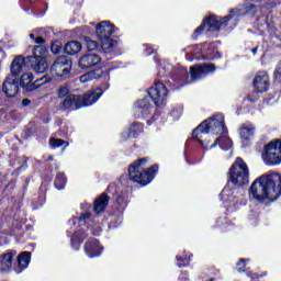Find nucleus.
I'll use <instances>...</instances> for the list:
<instances>
[{
  "label": "nucleus",
  "mask_w": 281,
  "mask_h": 281,
  "mask_svg": "<svg viewBox=\"0 0 281 281\" xmlns=\"http://www.w3.org/2000/svg\"><path fill=\"white\" fill-rule=\"evenodd\" d=\"M23 67H25V57L21 55L16 56L11 63V74L9 76H14L15 78H19V74L23 71Z\"/></svg>",
  "instance_id": "f3484780"
},
{
  "label": "nucleus",
  "mask_w": 281,
  "mask_h": 281,
  "mask_svg": "<svg viewBox=\"0 0 281 281\" xmlns=\"http://www.w3.org/2000/svg\"><path fill=\"white\" fill-rule=\"evenodd\" d=\"M102 58L95 53H89L79 58L78 65L80 69H91V67H98Z\"/></svg>",
  "instance_id": "f8f14e48"
},
{
  "label": "nucleus",
  "mask_w": 281,
  "mask_h": 281,
  "mask_svg": "<svg viewBox=\"0 0 281 281\" xmlns=\"http://www.w3.org/2000/svg\"><path fill=\"white\" fill-rule=\"evenodd\" d=\"M71 93H69V87L67 86H61L58 90H57V95L58 98H67V95H70Z\"/></svg>",
  "instance_id": "7c9ffc66"
},
{
  "label": "nucleus",
  "mask_w": 281,
  "mask_h": 281,
  "mask_svg": "<svg viewBox=\"0 0 281 281\" xmlns=\"http://www.w3.org/2000/svg\"><path fill=\"white\" fill-rule=\"evenodd\" d=\"M135 108L142 109L143 111H150V101H148V99L138 100L135 103Z\"/></svg>",
  "instance_id": "cd10ccee"
},
{
  "label": "nucleus",
  "mask_w": 281,
  "mask_h": 281,
  "mask_svg": "<svg viewBox=\"0 0 281 281\" xmlns=\"http://www.w3.org/2000/svg\"><path fill=\"white\" fill-rule=\"evenodd\" d=\"M66 146H69V143H66Z\"/></svg>",
  "instance_id": "a19ab883"
},
{
  "label": "nucleus",
  "mask_w": 281,
  "mask_h": 281,
  "mask_svg": "<svg viewBox=\"0 0 281 281\" xmlns=\"http://www.w3.org/2000/svg\"><path fill=\"white\" fill-rule=\"evenodd\" d=\"M60 109H80L82 108L81 105V101H80V95H76V94H68L63 102L59 104Z\"/></svg>",
  "instance_id": "2eb2a0df"
},
{
  "label": "nucleus",
  "mask_w": 281,
  "mask_h": 281,
  "mask_svg": "<svg viewBox=\"0 0 281 281\" xmlns=\"http://www.w3.org/2000/svg\"><path fill=\"white\" fill-rule=\"evenodd\" d=\"M148 95L151 98L156 106H161L166 102V97L168 95V89L161 82L155 83L154 87L149 88Z\"/></svg>",
  "instance_id": "1a4fd4ad"
},
{
  "label": "nucleus",
  "mask_w": 281,
  "mask_h": 281,
  "mask_svg": "<svg viewBox=\"0 0 281 281\" xmlns=\"http://www.w3.org/2000/svg\"><path fill=\"white\" fill-rule=\"evenodd\" d=\"M85 251L89 258H95L102 254V246H100V241L92 239L86 243Z\"/></svg>",
  "instance_id": "dca6fc26"
},
{
  "label": "nucleus",
  "mask_w": 281,
  "mask_h": 281,
  "mask_svg": "<svg viewBox=\"0 0 281 281\" xmlns=\"http://www.w3.org/2000/svg\"><path fill=\"white\" fill-rule=\"evenodd\" d=\"M30 37H31V38H34V34L31 33V34H30Z\"/></svg>",
  "instance_id": "ea45409f"
},
{
  "label": "nucleus",
  "mask_w": 281,
  "mask_h": 281,
  "mask_svg": "<svg viewBox=\"0 0 281 281\" xmlns=\"http://www.w3.org/2000/svg\"><path fill=\"white\" fill-rule=\"evenodd\" d=\"M254 88L257 93H265L269 89V75L266 71H259L254 79Z\"/></svg>",
  "instance_id": "ddd939ff"
},
{
  "label": "nucleus",
  "mask_w": 281,
  "mask_h": 281,
  "mask_svg": "<svg viewBox=\"0 0 281 281\" xmlns=\"http://www.w3.org/2000/svg\"><path fill=\"white\" fill-rule=\"evenodd\" d=\"M281 194V176L280 173H271L269 176H261L256 179L249 191V196L256 201L268 199L276 201Z\"/></svg>",
  "instance_id": "f03ea898"
},
{
  "label": "nucleus",
  "mask_w": 281,
  "mask_h": 281,
  "mask_svg": "<svg viewBox=\"0 0 281 281\" xmlns=\"http://www.w3.org/2000/svg\"><path fill=\"white\" fill-rule=\"evenodd\" d=\"M255 133H256V127H254V125L244 124L239 128V135L241 139H244L245 142H249V139H252Z\"/></svg>",
  "instance_id": "6ab92c4d"
},
{
  "label": "nucleus",
  "mask_w": 281,
  "mask_h": 281,
  "mask_svg": "<svg viewBox=\"0 0 281 281\" xmlns=\"http://www.w3.org/2000/svg\"><path fill=\"white\" fill-rule=\"evenodd\" d=\"M266 164H281V140L270 142L266 146V155H265Z\"/></svg>",
  "instance_id": "0eeeda50"
},
{
  "label": "nucleus",
  "mask_w": 281,
  "mask_h": 281,
  "mask_svg": "<svg viewBox=\"0 0 281 281\" xmlns=\"http://www.w3.org/2000/svg\"><path fill=\"white\" fill-rule=\"evenodd\" d=\"M81 49H82V44H80V42H76V41L68 42L64 48L66 54H68L70 56H74V54H78L79 52H81Z\"/></svg>",
  "instance_id": "4be33fe9"
},
{
  "label": "nucleus",
  "mask_w": 281,
  "mask_h": 281,
  "mask_svg": "<svg viewBox=\"0 0 281 281\" xmlns=\"http://www.w3.org/2000/svg\"><path fill=\"white\" fill-rule=\"evenodd\" d=\"M100 99V90L92 91L90 93H86L80 97L81 106H91V104H95Z\"/></svg>",
  "instance_id": "a211bd4d"
},
{
  "label": "nucleus",
  "mask_w": 281,
  "mask_h": 281,
  "mask_svg": "<svg viewBox=\"0 0 281 281\" xmlns=\"http://www.w3.org/2000/svg\"><path fill=\"white\" fill-rule=\"evenodd\" d=\"M251 52H252L254 56H256L258 48H252Z\"/></svg>",
  "instance_id": "58836bf2"
},
{
  "label": "nucleus",
  "mask_w": 281,
  "mask_h": 281,
  "mask_svg": "<svg viewBox=\"0 0 281 281\" xmlns=\"http://www.w3.org/2000/svg\"><path fill=\"white\" fill-rule=\"evenodd\" d=\"M49 144H50L52 148H60V146L65 145V140H63L60 138H52L49 140Z\"/></svg>",
  "instance_id": "2f4dec72"
},
{
  "label": "nucleus",
  "mask_w": 281,
  "mask_h": 281,
  "mask_svg": "<svg viewBox=\"0 0 281 281\" xmlns=\"http://www.w3.org/2000/svg\"><path fill=\"white\" fill-rule=\"evenodd\" d=\"M115 32V25L109 21H103L97 26L98 38H109Z\"/></svg>",
  "instance_id": "4468645a"
},
{
  "label": "nucleus",
  "mask_w": 281,
  "mask_h": 281,
  "mask_svg": "<svg viewBox=\"0 0 281 281\" xmlns=\"http://www.w3.org/2000/svg\"><path fill=\"white\" fill-rule=\"evenodd\" d=\"M229 181L237 188L249 186V167L243 158H237L229 169Z\"/></svg>",
  "instance_id": "20e7f679"
},
{
  "label": "nucleus",
  "mask_w": 281,
  "mask_h": 281,
  "mask_svg": "<svg viewBox=\"0 0 281 281\" xmlns=\"http://www.w3.org/2000/svg\"><path fill=\"white\" fill-rule=\"evenodd\" d=\"M83 41L89 52H95V49H98V42L92 41L91 37H83Z\"/></svg>",
  "instance_id": "c85d7f7f"
},
{
  "label": "nucleus",
  "mask_w": 281,
  "mask_h": 281,
  "mask_svg": "<svg viewBox=\"0 0 281 281\" xmlns=\"http://www.w3.org/2000/svg\"><path fill=\"white\" fill-rule=\"evenodd\" d=\"M34 80V75L31 72L23 74L20 78V86L26 91H34L35 87L32 81Z\"/></svg>",
  "instance_id": "aec40b11"
},
{
  "label": "nucleus",
  "mask_w": 281,
  "mask_h": 281,
  "mask_svg": "<svg viewBox=\"0 0 281 281\" xmlns=\"http://www.w3.org/2000/svg\"><path fill=\"white\" fill-rule=\"evenodd\" d=\"M63 49V47L56 45V44H53L50 46V50L53 52V54H60V50Z\"/></svg>",
  "instance_id": "72a5a7b5"
},
{
  "label": "nucleus",
  "mask_w": 281,
  "mask_h": 281,
  "mask_svg": "<svg viewBox=\"0 0 281 281\" xmlns=\"http://www.w3.org/2000/svg\"><path fill=\"white\" fill-rule=\"evenodd\" d=\"M98 78H102V69L92 70L87 72L80 77V82L83 85L89 82V80H98Z\"/></svg>",
  "instance_id": "b1692460"
},
{
  "label": "nucleus",
  "mask_w": 281,
  "mask_h": 281,
  "mask_svg": "<svg viewBox=\"0 0 281 281\" xmlns=\"http://www.w3.org/2000/svg\"><path fill=\"white\" fill-rule=\"evenodd\" d=\"M238 14V11L232 10L231 13L224 18H218L216 15H210L204 20V23L200 25L195 31V36L203 33V30L206 27V32H218L222 25H227L229 19H234Z\"/></svg>",
  "instance_id": "39448f33"
},
{
  "label": "nucleus",
  "mask_w": 281,
  "mask_h": 281,
  "mask_svg": "<svg viewBox=\"0 0 281 281\" xmlns=\"http://www.w3.org/2000/svg\"><path fill=\"white\" fill-rule=\"evenodd\" d=\"M35 43H36L37 45H43V43H45V40H44L43 37H36V38H35Z\"/></svg>",
  "instance_id": "e433bc0d"
},
{
  "label": "nucleus",
  "mask_w": 281,
  "mask_h": 281,
  "mask_svg": "<svg viewBox=\"0 0 281 281\" xmlns=\"http://www.w3.org/2000/svg\"><path fill=\"white\" fill-rule=\"evenodd\" d=\"M258 12V9L254 4H247L244 7V14H247L248 16H254Z\"/></svg>",
  "instance_id": "c756f323"
},
{
  "label": "nucleus",
  "mask_w": 281,
  "mask_h": 281,
  "mask_svg": "<svg viewBox=\"0 0 281 281\" xmlns=\"http://www.w3.org/2000/svg\"><path fill=\"white\" fill-rule=\"evenodd\" d=\"M2 91L7 98H14L19 93V77L9 75L2 83Z\"/></svg>",
  "instance_id": "9d476101"
},
{
  "label": "nucleus",
  "mask_w": 281,
  "mask_h": 281,
  "mask_svg": "<svg viewBox=\"0 0 281 281\" xmlns=\"http://www.w3.org/2000/svg\"><path fill=\"white\" fill-rule=\"evenodd\" d=\"M146 166V158H140L138 161H135L128 170V177L135 183L139 186H148L157 175L159 167L157 165L151 166L149 169H144Z\"/></svg>",
  "instance_id": "7ed1b4c3"
},
{
  "label": "nucleus",
  "mask_w": 281,
  "mask_h": 281,
  "mask_svg": "<svg viewBox=\"0 0 281 281\" xmlns=\"http://www.w3.org/2000/svg\"><path fill=\"white\" fill-rule=\"evenodd\" d=\"M106 205H109V195L102 194L99 199L94 202V212L95 214H100V212H103L106 209Z\"/></svg>",
  "instance_id": "412c9836"
},
{
  "label": "nucleus",
  "mask_w": 281,
  "mask_h": 281,
  "mask_svg": "<svg viewBox=\"0 0 281 281\" xmlns=\"http://www.w3.org/2000/svg\"><path fill=\"white\" fill-rule=\"evenodd\" d=\"M12 258H14L12 252H7L2 256L0 271H10V269H12Z\"/></svg>",
  "instance_id": "5701e85b"
},
{
  "label": "nucleus",
  "mask_w": 281,
  "mask_h": 281,
  "mask_svg": "<svg viewBox=\"0 0 281 281\" xmlns=\"http://www.w3.org/2000/svg\"><path fill=\"white\" fill-rule=\"evenodd\" d=\"M101 41V48L103 52H111L115 45H117V42L113 41L111 37L105 38H99Z\"/></svg>",
  "instance_id": "a878e982"
},
{
  "label": "nucleus",
  "mask_w": 281,
  "mask_h": 281,
  "mask_svg": "<svg viewBox=\"0 0 281 281\" xmlns=\"http://www.w3.org/2000/svg\"><path fill=\"white\" fill-rule=\"evenodd\" d=\"M69 71H71V66L65 57H58L50 67L53 78H61V80L69 76Z\"/></svg>",
  "instance_id": "6e6552de"
},
{
  "label": "nucleus",
  "mask_w": 281,
  "mask_h": 281,
  "mask_svg": "<svg viewBox=\"0 0 281 281\" xmlns=\"http://www.w3.org/2000/svg\"><path fill=\"white\" fill-rule=\"evenodd\" d=\"M237 269L239 273H243V271H245V259L239 260V262L237 263Z\"/></svg>",
  "instance_id": "473e14b6"
},
{
  "label": "nucleus",
  "mask_w": 281,
  "mask_h": 281,
  "mask_svg": "<svg viewBox=\"0 0 281 281\" xmlns=\"http://www.w3.org/2000/svg\"><path fill=\"white\" fill-rule=\"evenodd\" d=\"M251 279L257 281L258 280V276L257 274H251Z\"/></svg>",
  "instance_id": "4c0bfd02"
},
{
  "label": "nucleus",
  "mask_w": 281,
  "mask_h": 281,
  "mask_svg": "<svg viewBox=\"0 0 281 281\" xmlns=\"http://www.w3.org/2000/svg\"><path fill=\"white\" fill-rule=\"evenodd\" d=\"M31 255L27 251H24L18 256V267L23 270L27 269V265H30Z\"/></svg>",
  "instance_id": "393cba45"
},
{
  "label": "nucleus",
  "mask_w": 281,
  "mask_h": 281,
  "mask_svg": "<svg viewBox=\"0 0 281 281\" xmlns=\"http://www.w3.org/2000/svg\"><path fill=\"white\" fill-rule=\"evenodd\" d=\"M30 104H32V101L30 99L22 100V105L23 106H30Z\"/></svg>",
  "instance_id": "c9c22d12"
},
{
  "label": "nucleus",
  "mask_w": 281,
  "mask_h": 281,
  "mask_svg": "<svg viewBox=\"0 0 281 281\" xmlns=\"http://www.w3.org/2000/svg\"><path fill=\"white\" fill-rule=\"evenodd\" d=\"M91 218V213H83L80 215L79 221H89Z\"/></svg>",
  "instance_id": "f704fd0d"
},
{
  "label": "nucleus",
  "mask_w": 281,
  "mask_h": 281,
  "mask_svg": "<svg viewBox=\"0 0 281 281\" xmlns=\"http://www.w3.org/2000/svg\"><path fill=\"white\" fill-rule=\"evenodd\" d=\"M214 71H216V67L214 66V64H203L193 66L190 69L191 79L199 80L201 78H205L207 74H214Z\"/></svg>",
  "instance_id": "9b49d317"
},
{
  "label": "nucleus",
  "mask_w": 281,
  "mask_h": 281,
  "mask_svg": "<svg viewBox=\"0 0 281 281\" xmlns=\"http://www.w3.org/2000/svg\"><path fill=\"white\" fill-rule=\"evenodd\" d=\"M30 58H31V65L33 67V70L36 74H45V71H47V68L49 67V65L45 59V49H43V47L35 46L33 50V56Z\"/></svg>",
  "instance_id": "423d86ee"
},
{
  "label": "nucleus",
  "mask_w": 281,
  "mask_h": 281,
  "mask_svg": "<svg viewBox=\"0 0 281 281\" xmlns=\"http://www.w3.org/2000/svg\"><path fill=\"white\" fill-rule=\"evenodd\" d=\"M227 128L225 127V116L223 114H215L212 119L203 121L192 133V137L198 139L202 148H214L216 144L221 146L223 150L232 148V139L226 136L215 138V135H225ZM212 142H214L212 144ZM211 144V145H210Z\"/></svg>",
  "instance_id": "f257e3e1"
},
{
  "label": "nucleus",
  "mask_w": 281,
  "mask_h": 281,
  "mask_svg": "<svg viewBox=\"0 0 281 281\" xmlns=\"http://www.w3.org/2000/svg\"><path fill=\"white\" fill-rule=\"evenodd\" d=\"M65 186H67V178L65 177V173H58L55 179V187L57 190H64Z\"/></svg>",
  "instance_id": "bb28decb"
}]
</instances>
